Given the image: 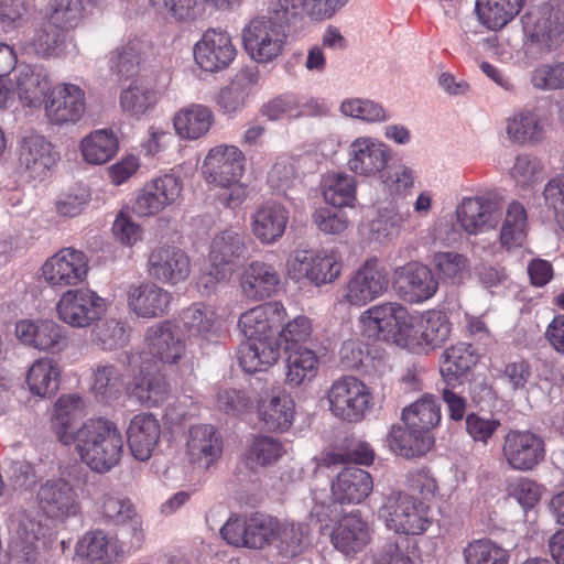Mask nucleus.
<instances>
[{
	"mask_svg": "<svg viewBox=\"0 0 564 564\" xmlns=\"http://www.w3.org/2000/svg\"><path fill=\"white\" fill-rule=\"evenodd\" d=\"M359 321L365 329L415 354L442 347L451 335V323L443 313L411 314L397 302L375 305L365 311Z\"/></svg>",
	"mask_w": 564,
	"mask_h": 564,
	"instance_id": "1",
	"label": "nucleus"
},
{
	"mask_svg": "<svg viewBox=\"0 0 564 564\" xmlns=\"http://www.w3.org/2000/svg\"><path fill=\"white\" fill-rule=\"evenodd\" d=\"M284 315L285 308L280 302H268L240 315L238 327L247 341L240 345L238 359L245 371H262L278 361L280 349L274 330Z\"/></svg>",
	"mask_w": 564,
	"mask_h": 564,
	"instance_id": "2",
	"label": "nucleus"
},
{
	"mask_svg": "<svg viewBox=\"0 0 564 564\" xmlns=\"http://www.w3.org/2000/svg\"><path fill=\"white\" fill-rule=\"evenodd\" d=\"M65 445H75L80 459L94 471L104 474L120 462L123 440L117 425L102 417L89 419L70 434L63 433Z\"/></svg>",
	"mask_w": 564,
	"mask_h": 564,
	"instance_id": "3",
	"label": "nucleus"
},
{
	"mask_svg": "<svg viewBox=\"0 0 564 564\" xmlns=\"http://www.w3.org/2000/svg\"><path fill=\"white\" fill-rule=\"evenodd\" d=\"M285 0H268L265 13L248 22L242 30L246 52L257 63H269L283 51L290 26L295 23L285 9Z\"/></svg>",
	"mask_w": 564,
	"mask_h": 564,
	"instance_id": "4",
	"label": "nucleus"
},
{
	"mask_svg": "<svg viewBox=\"0 0 564 564\" xmlns=\"http://www.w3.org/2000/svg\"><path fill=\"white\" fill-rule=\"evenodd\" d=\"M528 37L524 51L528 56L539 58L558 45L564 32V12L558 7L544 3L522 18Z\"/></svg>",
	"mask_w": 564,
	"mask_h": 564,
	"instance_id": "5",
	"label": "nucleus"
},
{
	"mask_svg": "<svg viewBox=\"0 0 564 564\" xmlns=\"http://www.w3.org/2000/svg\"><path fill=\"white\" fill-rule=\"evenodd\" d=\"M430 508L413 496L393 491L379 508V518L389 530L399 534L419 535L431 525Z\"/></svg>",
	"mask_w": 564,
	"mask_h": 564,
	"instance_id": "6",
	"label": "nucleus"
},
{
	"mask_svg": "<svg viewBox=\"0 0 564 564\" xmlns=\"http://www.w3.org/2000/svg\"><path fill=\"white\" fill-rule=\"evenodd\" d=\"M15 161L20 175L29 181L42 182L59 161V153L45 135L29 131L18 140Z\"/></svg>",
	"mask_w": 564,
	"mask_h": 564,
	"instance_id": "7",
	"label": "nucleus"
},
{
	"mask_svg": "<svg viewBox=\"0 0 564 564\" xmlns=\"http://www.w3.org/2000/svg\"><path fill=\"white\" fill-rule=\"evenodd\" d=\"M330 413L340 421L360 422L369 409L371 394L367 386L354 376L333 381L326 394Z\"/></svg>",
	"mask_w": 564,
	"mask_h": 564,
	"instance_id": "8",
	"label": "nucleus"
},
{
	"mask_svg": "<svg viewBox=\"0 0 564 564\" xmlns=\"http://www.w3.org/2000/svg\"><path fill=\"white\" fill-rule=\"evenodd\" d=\"M276 529L278 518L253 513L229 518L220 529V534L230 545L261 550L273 543Z\"/></svg>",
	"mask_w": 564,
	"mask_h": 564,
	"instance_id": "9",
	"label": "nucleus"
},
{
	"mask_svg": "<svg viewBox=\"0 0 564 564\" xmlns=\"http://www.w3.org/2000/svg\"><path fill=\"white\" fill-rule=\"evenodd\" d=\"M39 509L50 519L64 522L80 513L82 506L75 487L61 471L58 477L43 481L36 494Z\"/></svg>",
	"mask_w": 564,
	"mask_h": 564,
	"instance_id": "10",
	"label": "nucleus"
},
{
	"mask_svg": "<svg viewBox=\"0 0 564 564\" xmlns=\"http://www.w3.org/2000/svg\"><path fill=\"white\" fill-rule=\"evenodd\" d=\"M56 312L65 324L85 328L101 318L106 312V302L89 289L68 290L61 296Z\"/></svg>",
	"mask_w": 564,
	"mask_h": 564,
	"instance_id": "11",
	"label": "nucleus"
},
{
	"mask_svg": "<svg viewBox=\"0 0 564 564\" xmlns=\"http://www.w3.org/2000/svg\"><path fill=\"white\" fill-rule=\"evenodd\" d=\"M291 279L308 280L315 285L332 283L341 272V262L334 253L297 250L288 260Z\"/></svg>",
	"mask_w": 564,
	"mask_h": 564,
	"instance_id": "12",
	"label": "nucleus"
},
{
	"mask_svg": "<svg viewBox=\"0 0 564 564\" xmlns=\"http://www.w3.org/2000/svg\"><path fill=\"white\" fill-rule=\"evenodd\" d=\"M502 456L511 469L529 471L544 460L545 443L531 431L512 429L503 436Z\"/></svg>",
	"mask_w": 564,
	"mask_h": 564,
	"instance_id": "13",
	"label": "nucleus"
},
{
	"mask_svg": "<svg viewBox=\"0 0 564 564\" xmlns=\"http://www.w3.org/2000/svg\"><path fill=\"white\" fill-rule=\"evenodd\" d=\"M388 274L377 258H371L350 276L344 299L355 306H364L381 296L388 289Z\"/></svg>",
	"mask_w": 564,
	"mask_h": 564,
	"instance_id": "14",
	"label": "nucleus"
},
{
	"mask_svg": "<svg viewBox=\"0 0 564 564\" xmlns=\"http://www.w3.org/2000/svg\"><path fill=\"white\" fill-rule=\"evenodd\" d=\"M85 109L84 89L70 83L50 88L44 99L45 116L53 124L76 123L83 118Z\"/></svg>",
	"mask_w": 564,
	"mask_h": 564,
	"instance_id": "15",
	"label": "nucleus"
},
{
	"mask_svg": "<svg viewBox=\"0 0 564 564\" xmlns=\"http://www.w3.org/2000/svg\"><path fill=\"white\" fill-rule=\"evenodd\" d=\"M191 259L181 248L162 245L153 248L148 257L149 275L163 284L176 285L191 274Z\"/></svg>",
	"mask_w": 564,
	"mask_h": 564,
	"instance_id": "16",
	"label": "nucleus"
},
{
	"mask_svg": "<svg viewBox=\"0 0 564 564\" xmlns=\"http://www.w3.org/2000/svg\"><path fill=\"white\" fill-rule=\"evenodd\" d=\"M88 269V258L83 251L64 248L46 260L42 274L50 285L70 286L82 283Z\"/></svg>",
	"mask_w": 564,
	"mask_h": 564,
	"instance_id": "17",
	"label": "nucleus"
},
{
	"mask_svg": "<svg viewBox=\"0 0 564 564\" xmlns=\"http://www.w3.org/2000/svg\"><path fill=\"white\" fill-rule=\"evenodd\" d=\"M236 47L228 32L219 29L206 30L194 46V57L198 66L206 72L227 68L235 59Z\"/></svg>",
	"mask_w": 564,
	"mask_h": 564,
	"instance_id": "18",
	"label": "nucleus"
},
{
	"mask_svg": "<svg viewBox=\"0 0 564 564\" xmlns=\"http://www.w3.org/2000/svg\"><path fill=\"white\" fill-rule=\"evenodd\" d=\"M144 343L150 355L166 365L177 364L186 352L185 340L178 326L170 319L149 326L144 334Z\"/></svg>",
	"mask_w": 564,
	"mask_h": 564,
	"instance_id": "19",
	"label": "nucleus"
},
{
	"mask_svg": "<svg viewBox=\"0 0 564 564\" xmlns=\"http://www.w3.org/2000/svg\"><path fill=\"white\" fill-rule=\"evenodd\" d=\"M243 170L245 155L234 145H218L210 149L202 166L205 181L214 187L241 178Z\"/></svg>",
	"mask_w": 564,
	"mask_h": 564,
	"instance_id": "20",
	"label": "nucleus"
},
{
	"mask_svg": "<svg viewBox=\"0 0 564 564\" xmlns=\"http://www.w3.org/2000/svg\"><path fill=\"white\" fill-rule=\"evenodd\" d=\"M15 334L22 344L51 354H58L68 345L63 327L52 319H22L15 325Z\"/></svg>",
	"mask_w": 564,
	"mask_h": 564,
	"instance_id": "21",
	"label": "nucleus"
},
{
	"mask_svg": "<svg viewBox=\"0 0 564 564\" xmlns=\"http://www.w3.org/2000/svg\"><path fill=\"white\" fill-rule=\"evenodd\" d=\"M348 167L361 176H375L382 172L392 158L390 148L369 137L354 140L348 150Z\"/></svg>",
	"mask_w": 564,
	"mask_h": 564,
	"instance_id": "22",
	"label": "nucleus"
},
{
	"mask_svg": "<svg viewBox=\"0 0 564 564\" xmlns=\"http://www.w3.org/2000/svg\"><path fill=\"white\" fill-rule=\"evenodd\" d=\"M498 204L485 196L464 197L457 205V224L468 235H478L498 224Z\"/></svg>",
	"mask_w": 564,
	"mask_h": 564,
	"instance_id": "23",
	"label": "nucleus"
},
{
	"mask_svg": "<svg viewBox=\"0 0 564 564\" xmlns=\"http://www.w3.org/2000/svg\"><path fill=\"white\" fill-rule=\"evenodd\" d=\"M400 295L410 303H422L434 296L438 281L432 270L419 262H410L395 270Z\"/></svg>",
	"mask_w": 564,
	"mask_h": 564,
	"instance_id": "24",
	"label": "nucleus"
},
{
	"mask_svg": "<svg viewBox=\"0 0 564 564\" xmlns=\"http://www.w3.org/2000/svg\"><path fill=\"white\" fill-rule=\"evenodd\" d=\"M239 283L246 299L263 301L278 292L281 276L273 264L254 260L245 267Z\"/></svg>",
	"mask_w": 564,
	"mask_h": 564,
	"instance_id": "25",
	"label": "nucleus"
},
{
	"mask_svg": "<svg viewBox=\"0 0 564 564\" xmlns=\"http://www.w3.org/2000/svg\"><path fill=\"white\" fill-rule=\"evenodd\" d=\"M172 294L152 282L129 286L127 303L138 317L152 319L169 313Z\"/></svg>",
	"mask_w": 564,
	"mask_h": 564,
	"instance_id": "26",
	"label": "nucleus"
},
{
	"mask_svg": "<svg viewBox=\"0 0 564 564\" xmlns=\"http://www.w3.org/2000/svg\"><path fill=\"white\" fill-rule=\"evenodd\" d=\"M138 355L127 356L124 361L99 364L94 369L91 391L100 401H110L118 399L123 390L128 391L131 386L126 384L128 366L138 364Z\"/></svg>",
	"mask_w": 564,
	"mask_h": 564,
	"instance_id": "27",
	"label": "nucleus"
},
{
	"mask_svg": "<svg viewBox=\"0 0 564 564\" xmlns=\"http://www.w3.org/2000/svg\"><path fill=\"white\" fill-rule=\"evenodd\" d=\"M330 540L334 547L343 554L355 555L370 542V525L359 511H351L337 522Z\"/></svg>",
	"mask_w": 564,
	"mask_h": 564,
	"instance_id": "28",
	"label": "nucleus"
},
{
	"mask_svg": "<svg viewBox=\"0 0 564 564\" xmlns=\"http://www.w3.org/2000/svg\"><path fill=\"white\" fill-rule=\"evenodd\" d=\"M180 319L188 339L196 340L199 345L219 337L221 322L212 305L195 303L182 311Z\"/></svg>",
	"mask_w": 564,
	"mask_h": 564,
	"instance_id": "29",
	"label": "nucleus"
},
{
	"mask_svg": "<svg viewBox=\"0 0 564 564\" xmlns=\"http://www.w3.org/2000/svg\"><path fill=\"white\" fill-rule=\"evenodd\" d=\"M73 39L70 31L48 20L23 42L22 50L42 58L61 57L67 53Z\"/></svg>",
	"mask_w": 564,
	"mask_h": 564,
	"instance_id": "30",
	"label": "nucleus"
},
{
	"mask_svg": "<svg viewBox=\"0 0 564 564\" xmlns=\"http://www.w3.org/2000/svg\"><path fill=\"white\" fill-rule=\"evenodd\" d=\"M41 524L26 514L13 520V535L10 542L9 564H36Z\"/></svg>",
	"mask_w": 564,
	"mask_h": 564,
	"instance_id": "31",
	"label": "nucleus"
},
{
	"mask_svg": "<svg viewBox=\"0 0 564 564\" xmlns=\"http://www.w3.org/2000/svg\"><path fill=\"white\" fill-rule=\"evenodd\" d=\"M223 453V441L214 426H192L186 442V454L192 465L207 469Z\"/></svg>",
	"mask_w": 564,
	"mask_h": 564,
	"instance_id": "32",
	"label": "nucleus"
},
{
	"mask_svg": "<svg viewBox=\"0 0 564 564\" xmlns=\"http://www.w3.org/2000/svg\"><path fill=\"white\" fill-rule=\"evenodd\" d=\"M75 554L90 563L115 564L122 555V550L115 536L101 529H96L87 531L78 540Z\"/></svg>",
	"mask_w": 564,
	"mask_h": 564,
	"instance_id": "33",
	"label": "nucleus"
},
{
	"mask_svg": "<svg viewBox=\"0 0 564 564\" xmlns=\"http://www.w3.org/2000/svg\"><path fill=\"white\" fill-rule=\"evenodd\" d=\"M373 480L371 475L358 467L343 468L332 482V498L335 502L360 503L372 491Z\"/></svg>",
	"mask_w": 564,
	"mask_h": 564,
	"instance_id": "34",
	"label": "nucleus"
},
{
	"mask_svg": "<svg viewBox=\"0 0 564 564\" xmlns=\"http://www.w3.org/2000/svg\"><path fill=\"white\" fill-rule=\"evenodd\" d=\"M245 241L240 232L226 229L216 235L210 245L209 261L215 268V276L226 280L232 272L235 260L242 257Z\"/></svg>",
	"mask_w": 564,
	"mask_h": 564,
	"instance_id": "35",
	"label": "nucleus"
},
{
	"mask_svg": "<svg viewBox=\"0 0 564 564\" xmlns=\"http://www.w3.org/2000/svg\"><path fill=\"white\" fill-rule=\"evenodd\" d=\"M160 435V423L153 414L140 413L134 415L127 430L131 454L138 460H148L159 443Z\"/></svg>",
	"mask_w": 564,
	"mask_h": 564,
	"instance_id": "36",
	"label": "nucleus"
},
{
	"mask_svg": "<svg viewBox=\"0 0 564 564\" xmlns=\"http://www.w3.org/2000/svg\"><path fill=\"white\" fill-rule=\"evenodd\" d=\"M289 224V210L279 203H267L251 215L253 236L263 245L282 238Z\"/></svg>",
	"mask_w": 564,
	"mask_h": 564,
	"instance_id": "37",
	"label": "nucleus"
},
{
	"mask_svg": "<svg viewBox=\"0 0 564 564\" xmlns=\"http://www.w3.org/2000/svg\"><path fill=\"white\" fill-rule=\"evenodd\" d=\"M51 88L46 73L36 70L30 65L20 64L14 74L13 91L25 107L41 105Z\"/></svg>",
	"mask_w": 564,
	"mask_h": 564,
	"instance_id": "38",
	"label": "nucleus"
},
{
	"mask_svg": "<svg viewBox=\"0 0 564 564\" xmlns=\"http://www.w3.org/2000/svg\"><path fill=\"white\" fill-rule=\"evenodd\" d=\"M387 444L397 455L406 458L420 457L426 454L434 444L431 434L412 426L392 425L388 435Z\"/></svg>",
	"mask_w": 564,
	"mask_h": 564,
	"instance_id": "39",
	"label": "nucleus"
},
{
	"mask_svg": "<svg viewBox=\"0 0 564 564\" xmlns=\"http://www.w3.org/2000/svg\"><path fill=\"white\" fill-rule=\"evenodd\" d=\"M441 365V376L444 384L459 387L468 372L478 361L470 345L459 343L445 349Z\"/></svg>",
	"mask_w": 564,
	"mask_h": 564,
	"instance_id": "40",
	"label": "nucleus"
},
{
	"mask_svg": "<svg viewBox=\"0 0 564 564\" xmlns=\"http://www.w3.org/2000/svg\"><path fill=\"white\" fill-rule=\"evenodd\" d=\"M158 100V90L148 76L132 79L127 88L121 90L119 97L122 111L133 117H142L151 111Z\"/></svg>",
	"mask_w": 564,
	"mask_h": 564,
	"instance_id": "41",
	"label": "nucleus"
},
{
	"mask_svg": "<svg viewBox=\"0 0 564 564\" xmlns=\"http://www.w3.org/2000/svg\"><path fill=\"white\" fill-rule=\"evenodd\" d=\"M286 352V384L291 388L308 386L316 378L319 369L316 351L308 347H295Z\"/></svg>",
	"mask_w": 564,
	"mask_h": 564,
	"instance_id": "42",
	"label": "nucleus"
},
{
	"mask_svg": "<svg viewBox=\"0 0 564 564\" xmlns=\"http://www.w3.org/2000/svg\"><path fill=\"white\" fill-rule=\"evenodd\" d=\"M258 80L259 75L254 69H240L218 94L217 104L224 113L235 115L241 111L246 106L251 88L258 84Z\"/></svg>",
	"mask_w": 564,
	"mask_h": 564,
	"instance_id": "43",
	"label": "nucleus"
},
{
	"mask_svg": "<svg viewBox=\"0 0 564 564\" xmlns=\"http://www.w3.org/2000/svg\"><path fill=\"white\" fill-rule=\"evenodd\" d=\"M293 401L281 391H268L260 400L259 415L270 431H285L293 421Z\"/></svg>",
	"mask_w": 564,
	"mask_h": 564,
	"instance_id": "44",
	"label": "nucleus"
},
{
	"mask_svg": "<svg viewBox=\"0 0 564 564\" xmlns=\"http://www.w3.org/2000/svg\"><path fill=\"white\" fill-rule=\"evenodd\" d=\"M544 119L536 109H522L507 120V135L512 143L535 144L545 134Z\"/></svg>",
	"mask_w": 564,
	"mask_h": 564,
	"instance_id": "45",
	"label": "nucleus"
},
{
	"mask_svg": "<svg viewBox=\"0 0 564 564\" xmlns=\"http://www.w3.org/2000/svg\"><path fill=\"white\" fill-rule=\"evenodd\" d=\"M214 122L212 110L204 105L193 104L177 111L173 124L177 134L187 140L205 135Z\"/></svg>",
	"mask_w": 564,
	"mask_h": 564,
	"instance_id": "46",
	"label": "nucleus"
},
{
	"mask_svg": "<svg viewBox=\"0 0 564 564\" xmlns=\"http://www.w3.org/2000/svg\"><path fill=\"white\" fill-rule=\"evenodd\" d=\"M524 0H476V13L482 25L500 30L521 11Z\"/></svg>",
	"mask_w": 564,
	"mask_h": 564,
	"instance_id": "47",
	"label": "nucleus"
},
{
	"mask_svg": "<svg viewBox=\"0 0 564 564\" xmlns=\"http://www.w3.org/2000/svg\"><path fill=\"white\" fill-rule=\"evenodd\" d=\"M61 371L56 361L50 358L36 359L26 375V383L32 394L53 395L59 384Z\"/></svg>",
	"mask_w": 564,
	"mask_h": 564,
	"instance_id": "48",
	"label": "nucleus"
},
{
	"mask_svg": "<svg viewBox=\"0 0 564 564\" xmlns=\"http://www.w3.org/2000/svg\"><path fill=\"white\" fill-rule=\"evenodd\" d=\"M119 148L118 138L109 129L96 130L80 142L84 160L89 164H105L110 161Z\"/></svg>",
	"mask_w": 564,
	"mask_h": 564,
	"instance_id": "49",
	"label": "nucleus"
},
{
	"mask_svg": "<svg viewBox=\"0 0 564 564\" xmlns=\"http://www.w3.org/2000/svg\"><path fill=\"white\" fill-rule=\"evenodd\" d=\"M95 505L101 521L112 527L126 525L131 516L137 512L130 498L115 491L102 494Z\"/></svg>",
	"mask_w": 564,
	"mask_h": 564,
	"instance_id": "50",
	"label": "nucleus"
},
{
	"mask_svg": "<svg viewBox=\"0 0 564 564\" xmlns=\"http://www.w3.org/2000/svg\"><path fill=\"white\" fill-rule=\"evenodd\" d=\"M308 525L301 522H290L278 519V529L274 530L273 543L279 554L284 557H294L307 546Z\"/></svg>",
	"mask_w": 564,
	"mask_h": 564,
	"instance_id": "51",
	"label": "nucleus"
},
{
	"mask_svg": "<svg viewBox=\"0 0 564 564\" xmlns=\"http://www.w3.org/2000/svg\"><path fill=\"white\" fill-rule=\"evenodd\" d=\"M356 187L355 176L345 173H328L322 182L323 197L334 207L354 206Z\"/></svg>",
	"mask_w": 564,
	"mask_h": 564,
	"instance_id": "52",
	"label": "nucleus"
},
{
	"mask_svg": "<svg viewBox=\"0 0 564 564\" xmlns=\"http://www.w3.org/2000/svg\"><path fill=\"white\" fill-rule=\"evenodd\" d=\"M528 218L524 206L519 202L508 205L500 231V243L507 250L521 247L527 238Z\"/></svg>",
	"mask_w": 564,
	"mask_h": 564,
	"instance_id": "53",
	"label": "nucleus"
},
{
	"mask_svg": "<svg viewBox=\"0 0 564 564\" xmlns=\"http://www.w3.org/2000/svg\"><path fill=\"white\" fill-rule=\"evenodd\" d=\"M402 421L404 425L416 427L430 434L441 421V409L437 401L426 395L417 400L402 412Z\"/></svg>",
	"mask_w": 564,
	"mask_h": 564,
	"instance_id": "54",
	"label": "nucleus"
},
{
	"mask_svg": "<svg viewBox=\"0 0 564 564\" xmlns=\"http://www.w3.org/2000/svg\"><path fill=\"white\" fill-rule=\"evenodd\" d=\"M129 395L142 405L152 408L164 402L170 393V387L162 375H145L128 388Z\"/></svg>",
	"mask_w": 564,
	"mask_h": 564,
	"instance_id": "55",
	"label": "nucleus"
},
{
	"mask_svg": "<svg viewBox=\"0 0 564 564\" xmlns=\"http://www.w3.org/2000/svg\"><path fill=\"white\" fill-rule=\"evenodd\" d=\"M465 564H509L508 550L489 539L469 542L463 550Z\"/></svg>",
	"mask_w": 564,
	"mask_h": 564,
	"instance_id": "56",
	"label": "nucleus"
},
{
	"mask_svg": "<svg viewBox=\"0 0 564 564\" xmlns=\"http://www.w3.org/2000/svg\"><path fill=\"white\" fill-rule=\"evenodd\" d=\"M85 402L78 394H65L58 398L55 405L54 430L58 441L63 433L70 434L77 427L75 421L83 414Z\"/></svg>",
	"mask_w": 564,
	"mask_h": 564,
	"instance_id": "57",
	"label": "nucleus"
},
{
	"mask_svg": "<svg viewBox=\"0 0 564 564\" xmlns=\"http://www.w3.org/2000/svg\"><path fill=\"white\" fill-rule=\"evenodd\" d=\"M284 454L283 444L271 436H257L246 451V459L250 466H271Z\"/></svg>",
	"mask_w": 564,
	"mask_h": 564,
	"instance_id": "58",
	"label": "nucleus"
},
{
	"mask_svg": "<svg viewBox=\"0 0 564 564\" xmlns=\"http://www.w3.org/2000/svg\"><path fill=\"white\" fill-rule=\"evenodd\" d=\"M110 69L118 75L119 79H130L139 76L140 73V46L135 42H129L117 48L110 57Z\"/></svg>",
	"mask_w": 564,
	"mask_h": 564,
	"instance_id": "59",
	"label": "nucleus"
},
{
	"mask_svg": "<svg viewBox=\"0 0 564 564\" xmlns=\"http://www.w3.org/2000/svg\"><path fill=\"white\" fill-rule=\"evenodd\" d=\"M406 216L393 207L382 208L370 221L369 229L378 241L392 240L397 238L404 226Z\"/></svg>",
	"mask_w": 564,
	"mask_h": 564,
	"instance_id": "60",
	"label": "nucleus"
},
{
	"mask_svg": "<svg viewBox=\"0 0 564 564\" xmlns=\"http://www.w3.org/2000/svg\"><path fill=\"white\" fill-rule=\"evenodd\" d=\"M97 0H51L47 19L70 31L76 28L82 20L85 3H94Z\"/></svg>",
	"mask_w": 564,
	"mask_h": 564,
	"instance_id": "61",
	"label": "nucleus"
},
{
	"mask_svg": "<svg viewBox=\"0 0 564 564\" xmlns=\"http://www.w3.org/2000/svg\"><path fill=\"white\" fill-rule=\"evenodd\" d=\"M530 84L542 91L564 89V61L542 63L530 73Z\"/></svg>",
	"mask_w": 564,
	"mask_h": 564,
	"instance_id": "62",
	"label": "nucleus"
},
{
	"mask_svg": "<svg viewBox=\"0 0 564 564\" xmlns=\"http://www.w3.org/2000/svg\"><path fill=\"white\" fill-rule=\"evenodd\" d=\"M340 111L346 117L362 120L368 123L382 122L389 119L384 108L370 99L348 98L340 104Z\"/></svg>",
	"mask_w": 564,
	"mask_h": 564,
	"instance_id": "63",
	"label": "nucleus"
},
{
	"mask_svg": "<svg viewBox=\"0 0 564 564\" xmlns=\"http://www.w3.org/2000/svg\"><path fill=\"white\" fill-rule=\"evenodd\" d=\"M510 175L518 186L528 188L543 180L544 166L538 158L520 154L516 158Z\"/></svg>",
	"mask_w": 564,
	"mask_h": 564,
	"instance_id": "64",
	"label": "nucleus"
}]
</instances>
